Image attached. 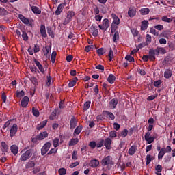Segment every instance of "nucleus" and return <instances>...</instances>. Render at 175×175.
<instances>
[{
    "label": "nucleus",
    "mask_w": 175,
    "mask_h": 175,
    "mask_svg": "<svg viewBox=\"0 0 175 175\" xmlns=\"http://www.w3.org/2000/svg\"><path fill=\"white\" fill-rule=\"evenodd\" d=\"M33 153V150H32V149H29V150H26V152L25 153L21 154V156L20 157V161L21 162H23L24 161H28V159H29V158H31V157H32Z\"/></svg>",
    "instance_id": "nucleus-1"
},
{
    "label": "nucleus",
    "mask_w": 175,
    "mask_h": 175,
    "mask_svg": "<svg viewBox=\"0 0 175 175\" xmlns=\"http://www.w3.org/2000/svg\"><path fill=\"white\" fill-rule=\"evenodd\" d=\"M102 166H110L113 165V157L111 156H107L104 157L101 161Z\"/></svg>",
    "instance_id": "nucleus-2"
},
{
    "label": "nucleus",
    "mask_w": 175,
    "mask_h": 175,
    "mask_svg": "<svg viewBox=\"0 0 175 175\" xmlns=\"http://www.w3.org/2000/svg\"><path fill=\"white\" fill-rule=\"evenodd\" d=\"M18 18L25 25H29V27H32V20H29V18H27L23 14H19Z\"/></svg>",
    "instance_id": "nucleus-3"
},
{
    "label": "nucleus",
    "mask_w": 175,
    "mask_h": 175,
    "mask_svg": "<svg viewBox=\"0 0 175 175\" xmlns=\"http://www.w3.org/2000/svg\"><path fill=\"white\" fill-rule=\"evenodd\" d=\"M50 147H51V143L50 142L45 143L41 148V155H46L49 150H50Z\"/></svg>",
    "instance_id": "nucleus-4"
},
{
    "label": "nucleus",
    "mask_w": 175,
    "mask_h": 175,
    "mask_svg": "<svg viewBox=\"0 0 175 175\" xmlns=\"http://www.w3.org/2000/svg\"><path fill=\"white\" fill-rule=\"evenodd\" d=\"M18 131V126H17V124L14 123L10 129V137H14L16 136V134L17 133V131Z\"/></svg>",
    "instance_id": "nucleus-5"
},
{
    "label": "nucleus",
    "mask_w": 175,
    "mask_h": 175,
    "mask_svg": "<svg viewBox=\"0 0 175 175\" xmlns=\"http://www.w3.org/2000/svg\"><path fill=\"white\" fill-rule=\"evenodd\" d=\"M148 55H149V59H150V61H155V56L159 55L158 50L150 49L149 50Z\"/></svg>",
    "instance_id": "nucleus-6"
},
{
    "label": "nucleus",
    "mask_w": 175,
    "mask_h": 175,
    "mask_svg": "<svg viewBox=\"0 0 175 175\" xmlns=\"http://www.w3.org/2000/svg\"><path fill=\"white\" fill-rule=\"evenodd\" d=\"M148 55H149V59H150V61H155V56L159 55L158 50L150 49L149 50Z\"/></svg>",
    "instance_id": "nucleus-7"
},
{
    "label": "nucleus",
    "mask_w": 175,
    "mask_h": 175,
    "mask_svg": "<svg viewBox=\"0 0 175 175\" xmlns=\"http://www.w3.org/2000/svg\"><path fill=\"white\" fill-rule=\"evenodd\" d=\"M113 143V141L110 137H107L105 139H104V146L106 148V150H111V144Z\"/></svg>",
    "instance_id": "nucleus-8"
},
{
    "label": "nucleus",
    "mask_w": 175,
    "mask_h": 175,
    "mask_svg": "<svg viewBox=\"0 0 175 175\" xmlns=\"http://www.w3.org/2000/svg\"><path fill=\"white\" fill-rule=\"evenodd\" d=\"M90 31L92 32V35L96 38L99 33V30H98V26L95 25H92L90 27Z\"/></svg>",
    "instance_id": "nucleus-9"
},
{
    "label": "nucleus",
    "mask_w": 175,
    "mask_h": 175,
    "mask_svg": "<svg viewBox=\"0 0 175 175\" xmlns=\"http://www.w3.org/2000/svg\"><path fill=\"white\" fill-rule=\"evenodd\" d=\"M43 53L46 58H50V53H51V45L46 46L45 49H43Z\"/></svg>",
    "instance_id": "nucleus-10"
},
{
    "label": "nucleus",
    "mask_w": 175,
    "mask_h": 175,
    "mask_svg": "<svg viewBox=\"0 0 175 175\" xmlns=\"http://www.w3.org/2000/svg\"><path fill=\"white\" fill-rule=\"evenodd\" d=\"M40 32L42 38H47V32L46 31V25L43 24L40 25Z\"/></svg>",
    "instance_id": "nucleus-11"
},
{
    "label": "nucleus",
    "mask_w": 175,
    "mask_h": 175,
    "mask_svg": "<svg viewBox=\"0 0 175 175\" xmlns=\"http://www.w3.org/2000/svg\"><path fill=\"white\" fill-rule=\"evenodd\" d=\"M117 105H118V100L117 98H113L109 102V107L111 110L116 109Z\"/></svg>",
    "instance_id": "nucleus-12"
},
{
    "label": "nucleus",
    "mask_w": 175,
    "mask_h": 175,
    "mask_svg": "<svg viewBox=\"0 0 175 175\" xmlns=\"http://www.w3.org/2000/svg\"><path fill=\"white\" fill-rule=\"evenodd\" d=\"M28 103H29V98L25 96L22 98L21 105L22 107H27V106H28Z\"/></svg>",
    "instance_id": "nucleus-13"
},
{
    "label": "nucleus",
    "mask_w": 175,
    "mask_h": 175,
    "mask_svg": "<svg viewBox=\"0 0 175 175\" xmlns=\"http://www.w3.org/2000/svg\"><path fill=\"white\" fill-rule=\"evenodd\" d=\"M48 136L49 133H47V131H44L37 135V139L38 140H44V139H46V137H47Z\"/></svg>",
    "instance_id": "nucleus-14"
},
{
    "label": "nucleus",
    "mask_w": 175,
    "mask_h": 175,
    "mask_svg": "<svg viewBox=\"0 0 175 175\" xmlns=\"http://www.w3.org/2000/svg\"><path fill=\"white\" fill-rule=\"evenodd\" d=\"M128 15L131 18L135 17V16H136V9L133 7H130L129 8Z\"/></svg>",
    "instance_id": "nucleus-15"
},
{
    "label": "nucleus",
    "mask_w": 175,
    "mask_h": 175,
    "mask_svg": "<svg viewBox=\"0 0 175 175\" xmlns=\"http://www.w3.org/2000/svg\"><path fill=\"white\" fill-rule=\"evenodd\" d=\"M70 125V129H75V128L77 126V120H76V118H75V116H72L71 118Z\"/></svg>",
    "instance_id": "nucleus-16"
},
{
    "label": "nucleus",
    "mask_w": 175,
    "mask_h": 175,
    "mask_svg": "<svg viewBox=\"0 0 175 175\" xmlns=\"http://www.w3.org/2000/svg\"><path fill=\"white\" fill-rule=\"evenodd\" d=\"M10 151L13 155H17L18 154V146L16 144L12 145L10 146Z\"/></svg>",
    "instance_id": "nucleus-17"
},
{
    "label": "nucleus",
    "mask_w": 175,
    "mask_h": 175,
    "mask_svg": "<svg viewBox=\"0 0 175 175\" xmlns=\"http://www.w3.org/2000/svg\"><path fill=\"white\" fill-rule=\"evenodd\" d=\"M136 151H137V146L135 145L131 146L129 149V155H135Z\"/></svg>",
    "instance_id": "nucleus-18"
},
{
    "label": "nucleus",
    "mask_w": 175,
    "mask_h": 175,
    "mask_svg": "<svg viewBox=\"0 0 175 175\" xmlns=\"http://www.w3.org/2000/svg\"><path fill=\"white\" fill-rule=\"evenodd\" d=\"M1 147H2V148H1L2 153L4 155H6V152H8V150H9V148L8 147V144H6V142H2Z\"/></svg>",
    "instance_id": "nucleus-19"
},
{
    "label": "nucleus",
    "mask_w": 175,
    "mask_h": 175,
    "mask_svg": "<svg viewBox=\"0 0 175 175\" xmlns=\"http://www.w3.org/2000/svg\"><path fill=\"white\" fill-rule=\"evenodd\" d=\"M34 63L36 64V66L38 68L40 72L41 73H44V68H43V66L39 61H38L36 59H34Z\"/></svg>",
    "instance_id": "nucleus-20"
},
{
    "label": "nucleus",
    "mask_w": 175,
    "mask_h": 175,
    "mask_svg": "<svg viewBox=\"0 0 175 175\" xmlns=\"http://www.w3.org/2000/svg\"><path fill=\"white\" fill-rule=\"evenodd\" d=\"M45 125H47V120H45L42 122H41L40 124H38L36 126L37 131H42Z\"/></svg>",
    "instance_id": "nucleus-21"
},
{
    "label": "nucleus",
    "mask_w": 175,
    "mask_h": 175,
    "mask_svg": "<svg viewBox=\"0 0 175 175\" xmlns=\"http://www.w3.org/2000/svg\"><path fill=\"white\" fill-rule=\"evenodd\" d=\"M139 13L142 16H147L150 13V8H144L139 10Z\"/></svg>",
    "instance_id": "nucleus-22"
},
{
    "label": "nucleus",
    "mask_w": 175,
    "mask_h": 175,
    "mask_svg": "<svg viewBox=\"0 0 175 175\" xmlns=\"http://www.w3.org/2000/svg\"><path fill=\"white\" fill-rule=\"evenodd\" d=\"M77 143H79V138H72L68 142V146L72 147V146H76Z\"/></svg>",
    "instance_id": "nucleus-23"
},
{
    "label": "nucleus",
    "mask_w": 175,
    "mask_h": 175,
    "mask_svg": "<svg viewBox=\"0 0 175 175\" xmlns=\"http://www.w3.org/2000/svg\"><path fill=\"white\" fill-rule=\"evenodd\" d=\"M111 17L113 20V24H116V25H118L120 24V23H121V21H120V18H118V16H117L116 14H112Z\"/></svg>",
    "instance_id": "nucleus-24"
},
{
    "label": "nucleus",
    "mask_w": 175,
    "mask_h": 175,
    "mask_svg": "<svg viewBox=\"0 0 175 175\" xmlns=\"http://www.w3.org/2000/svg\"><path fill=\"white\" fill-rule=\"evenodd\" d=\"M148 28V21L144 20V21L142 22L141 24V30L142 31H146Z\"/></svg>",
    "instance_id": "nucleus-25"
},
{
    "label": "nucleus",
    "mask_w": 175,
    "mask_h": 175,
    "mask_svg": "<svg viewBox=\"0 0 175 175\" xmlns=\"http://www.w3.org/2000/svg\"><path fill=\"white\" fill-rule=\"evenodd\" d=\"M81 131H83V126H78L74 131L73 136L75 137L76 135H80L81 133Z\"/></svg>",
    "instance_id": "nucleus-26"
},
{
    "label": "nucleus",
    "mask_w": 175,
    "mask_h": 175,
    "mask_svg": "<svg viewBox=\"0 0 175 175\" xmlns=\"http://www.w3.org/2000/svg\"><path fill=\"white\" fill-rule=\"evenodd\" d=\"M166 154V152H165V148H162L161 149V151L159 152L158 154V159L159 160H162V158H163V157H165V154Z\"/></svg>",
    "instance_id": "nucleus-27"
},
{
    "label": "nucleus",
    "mask_w": 175,
    "mask_h": 175,
    "mask_svg": "<svg viewBox=\"0 0 175 175\" xmlns=\"http://www.w3.org/2000/svg\"><path fill=\"white\" fill-rule=\"evenodd\" d=\"M107 81L109 84H113L114 81H116V76L113 74H110L107 78Z\"/></svg>",
    "instance_id": "nucleus-28"
},
{
    "label": "nucleus",
    "mask_w": 175,
    "mask_h": 175,
    "mask_svg": "<svg viewBox=\"0 0 175 175\" xmlns=\"http://www.w3.org/2000/svg\"><path fill=\"white\" fill-rule=\"evenodd\" d=\"M31 8V11L33 12V13H34V14H40L42 13V10L39 9V7L33 5Z\"/></svg>",
    "instance_id": "nucleus-29"
},
{
    "label": "nucleus",
    "mask_w": 175,
    "mask_h": 175,
    "mask_svg": "<svg viewBox=\"0 0 175 175\" xmlns=\"http://www.w3.org/2000/svg\"><path fill=\"white\" fill-rule=\"evenodd\" d=\"M32 167H35V161H29L25 164L26 169H32Z\"/></svg>",
    "instance_id": "nucleus-30"
},
{
    "label": "nucleus",
    "mask_w": 175,
    "mask_h": 175,
    "mask_svg": "<svg viewBox=\"0 0 175 175\" xmlns=\"http://www.w3.org/2000/svg\"><path fill=\"white\" fill-rule=\"evenodd\" d=\"M62 10H64V5L59 4L55 11V15L59 16V14H61L62 12Z\"/></svg>",
    "instance_id": "nucleus-31"
},
{
    "label": "nucleus",
    "mask_w": 175,
    "mask_h": 175,
    "mask_svg": "<svg viewBox=\"0 0 175 175\" xmlns=\"http://www.w3.org/2000/svg\"><path fill=\"white\" fill-rule=\"evenodd\" d=\"M91 167H98L99 166V161L96 159H93L90 161Z\"/></svg>",
    "instance_id": "nucleus-32"
},
{
    "label": "nucleus",
    "mask_w": 175,
    "mask_h": 175,
    "mask_svg": "<svg viewBox=\"0 0 175 175\" xmlns=\"http://www.w3.org/2000/svg\"><path fill=\"white\" fill-rule=\"evenodd\" d=\"M78 80H79V79H77V77L73 78L72 79V81H70V83H68V88H72V87H75V85H76V83H77Z\"/></svg>",
    "instance_id": "nucleus-33"
},
{
    "label": "nucleus",
    "mask_w": 175,
    "mask_h": 175,
    "mask_svg": "<svg viewBox=\"0 0 175 175\" xmlns=\"http://www.w3.org/2000/svg\"><path fill=\"white\" fill-rule=\"evenodd\" d=\"M103 114H104V116H108L111 120H114L116 118L114 114L111 112H109V111H103Z\"/></svg>",
    "instance_id": "nucleus-34"
},
{
    "label": "nucleus",
    "mask_w": 175,
    "mask_h": 175,
    "mask_svg": "<svg viewBox=\"0 0 175 175\" xmlns=\"http://www.w3.org/2000/svg\"><path fill=\"white\" fill-rule=\"evenodd\" d=\"M103 25L105 27V30H107L109 29V27H110V22L109 21V19L105 18L103 21Z\"/></svg>",
    "instance_id": "nucleus-35"
},
{
    "label": "nucleus",
    "mask_w": 175,
    "mask_h": 175,
    "mask_svg": "<svg viewBox=\"0 0 175 175\" xmlns=\"http://www.w3.org/2000/svg\"><path fill=\"white\" fill-rule=\"evenodd\" d=\"M155 170L157 171V172H155V174L157 175H162V165H157L155 167Z\"/></svg>",
    "instance_id": "nucleus-36"
},
{
    "label": "nucleus",
    "mask_w": 175,
    "mask_h": 175,
    "mask_svg": "<svg viewBox=\"0 0 175 175\" xmlns=\"http://www.w3.org/2000/svg\"><path fill=\"white\" fill-rule=\"evenodd\" d=\"M164 77L165 79H170V77H172V70L167 69L165 72H164Z\"/></svg>",
    "instance_id": "nucleus-37"
},
{
    "label": "nucleus",
    "mask_w": 175,
    "mask_h": 175,
    "mask_svg": "<svg viewBox=\"0 0 175 175\" xmlns=\"http://www.w3.org/2000/svg\"><path fill=\"white\" fill-rule=\"evenodd\" d=\"M118 39H120V33H118V31H116L113 37V42H114V43H117V42H118Z\"/></svg>",
    "instance_id": "nucleus-38"
},
{
    "label": "nucleus",
    "mask_w": 175,
    "mask_h": 175,
    "mask_svg": "<svg viewBox=\"0 0 175 175\" xmlns=\"http://www.w3.org/2000/svg\"><path fill=\"white\" fill-rule=\"evenodd\" d=\"M25 95V92H24L23 90H21V91L17 90L16 92V98H23V96H24Z\"/></svg>",
    "instance_id": "nucleus-39"
},
{
    "label": "nucleus",
    "mask_w": 175,
    "mask_h": 175,
    "mask_svg": "<svg viewBox=\"0 0 175 175\" xmlns=\"http://www.w3.org/2000/svg\"><path fill=\"white\" fill-rule=\"evenodd\" d=\"M90 106H91V101H86L83 105L84 111H87V110L90 109Z\"/></svg>",
    "instance_id": "nucleus-40"
},
{
    "label": "nucleus",
    "mask_w": 175,
    "mask_h": 175,
    "mask_svg": "<svg viewBox=\"0 0 175 175\" xmlns=\"http://www.w3.org/2000/svg\"><path fill=\"white\" fill-rule=\"evenodd\" d=\"M161 20L164 21V23H172L173 21V19L168 18L167 16H163Z\"/></svg>",
    "instance_id": "nucleus-41"
},
{
    "label": "nucleus",
    "mask_w": 175,
    "mask_h": 175,
    "mask_svg": "<svg viewBox=\"0 0 175 175\" xmlns=\"http://www.w3.org/2000/svg\"><path fill=\"white\" fill-rule=\"evenodd\" d=\"M8 12L6 9L0 7V16H8Z\"/></svg>",
    "instance_id": "nucleus-42"
},
{
    "label": "nucleus",
    "mask_w": 175,
    "mask_h": 175,
    "mask_svg": "<svg viewBox=\"0 0 175 175\" xmlns=\"http://www.w3.org/2000/svg\"><path fill=\"white\" fill-rule=\"evenodd\" d=\"M106 53V49L105 48H100L97 50V54L100 57Z\"/></svg>",
    "instance_id": "nucleus-43"
},
{
    "label": "nucleus",
    "mask_w": 175,
    "mask_h": 175,
    "mask_svg": "<svg viewBox=\"0 0 175 175\" xmlns=\"http://www.w3.org/2000/svg\"><path fill=\"white\" fill-rule=\"evenodd\" d=\"M22 38L25 42H27V40L29 39V37H28V34H27V32H25V31H22Z\"/></svg>",
    "instance_id": "nucleus-44"
},
{
    "label": "nucleus",
    "mask_w": 175,
    "mask_h": 175,
    "mask_svg": "<svg viewBox=\"0 0 175 175\" xmlns=\"http://www.w3.org/2000/svg\"><path fill=\"white\" fill-rule=\"evenodd\" d=\"M152 42V37L150 34H146V42L145 44L148 46Z\"/></svg>",
    "instance_id": "nucleus-45"
},
{
    "label": "nucleus",
    "mask_w": 175,
    "mask_h": 175,
    "mask_svg": "<svg viewBox=\"0 0 175 175\" xmlns=\"http://www.w3.org/2000/svg\"><path fill=\"white\" fill-rule=\"evenodd\" d=\"M108 57H109V61L110 62L113 61V57H114V52H113V49H111V48H110Z\"/></svg>",
    "instance_id": "nucleus-46"
},
{
    "label": "nucleus",
    "mask_w": 175,
    "mask_h": 175,
    "mask_svg": "<svg viewBox=\"0 0 175 175\" xmlns=\"http://www.w3.org/2000/svg\"><path fill=\"white\" fill-rule=\"evenodd\" d=\"M53 146L55 148L58 147L59 146V139L56 137L53 141Z\"/></svg>",
    "instance_id": "nucleus-47"
},
{
    "label": "nucleus",
    "mask_w": 175,
    "mask_h": 175,
    "mask_svg": "<svg viewBox=\"0 0 175 175\" xmlns=\"http://www.w3.org/2000/svg\"><path fill=\"white\" fill-rule=\"evenodd\" d=\"M55 58H57V52L53 51L51 54V62L55 64Z\"/></svg>",
    "instance_id": "nucleus-48"
},
{
    "label": "nucleus",
    "mask_w": 175,
    "mask_h": 175,
    "mask_svg": "<svg viewBox=\"0 0 175 175\" xmlns=\"http://www.w3.org/2000/svg\"><path fill=\"white\" fill-rule=\"evenodd\" d=\"M46 29H47V33L49 35V36H51V38H52L53 39L54 31H53V29H51V27H46Z\"/></svg>",
    "instance_id": "nucleus-49"
},
{
    "label": "nucleus",
    "mask_w": 175,
    "mask_h": 175,
    "mask_svg": "<svg viewBox=\"0 0 175 175\" xmlns=\"http://www.w3.org/2000/svg\"><path fill=\"white\" fill-rule=\"evenodd\" d=\"M104 143H105V139H100V141L96 143L97 148H100V147L103 146Z\"/></svg>",
    "instance_id": "nucleus-50"
},
{
    "label": "nucleus",
    "mask_w": 175,
    "mask_h": 175,
    "mask_svg": "<svg viewBox=\"0 0 175 175\" xmlns=\"http://www.w3.org/2000/svg\"><path fill=\"white\" fill-rule=\"evenodd\" d=\"M156 50L158 51L159 52V55L160 54H166V49H165V48L163 47H158L157 49H156Z\"/></svg>",
    "instance_id": "nucleus-51"
},
{
    "label": "nucleus",
    "mask_w": 175,
    "mask_h": 175,
    "mask_svg": "<svg viewBox=\"0 0 175 175\" xmlns=\"http://www.w3.org/2000/svg\"><path fill=\"white\" fill-rule=\"evenodd\" d=\"M125 59L129 61V62H135V58H133V57H132L131 55H126Z\"/></svg>",
    "instance_id": "nucleus-52"
},
{
    "label": "nucleus",
    "mask_w": 175,
    "mask_h": 175,
    "mask_svg": "<svg viewBox=\"0 0 175 175\" xmlns=\"http://www.w3.org/2000/svg\"><path fill=\"white\" fill-rule=\"evenodd\" d=\"M109 137L111 139H114L115 137H117V131H111L109 132Z\"/></svg>",
    "instance_id": "nucleus-53"
},
{
    "label": "nucleus",
    "mask_w": 175,
    "mask_h": 175,
    "mask_svg": "<svg viewBox=\"0 0 175 175\" xmlns=\"http://www.w3.org/2000/svg\"><path fill=\"white\" fill-rule=\"evenodd\" d=\"M145 140L148 142V144H151V143H154L155 138L154 137H149L148 138H145Z\"/></svg>",
    "instance_id": "nucleus-54"
},
{
    "label": "nucleus",
    "mask_w": 175,
    "mask_h": 175,
    "mask_svg": "<svg viewBox=\"0 0 175 175\" xmlns=\"http://www.w3.org/2000/svg\"><path fill=\"white\" fill-rule=\"evenodd\" d=\"M162 84L161 80L155 81L153 83L154 87H156V88H159L161 85Z\"/></svg>",
    "instance_id": "nucleus-55"
},
{
    "label": "nucleus",
    "mask_w": 175,
    "mask_h": 175,
    "mask_svg": "<svg viewBox=\"0 0 175 175\" xmlns=\"http://www.w3.org/2000/svg\"><path fill=\"white\" fill-rule=\"evenodd\" d=\"M32 113L35 117H39V111L36 109L35 107H32Z\"/></svg>",
    "instance_id": "nucleus-56"
},
{
    "label": "nucleus",
    "mask_w": 175,
    "mask_h": 175,
    "mask_svg": "<svg viewBox=\"0 0 175 175\" xmlns=\"http://www.w3.org/2000/svg\"><path fill=\"white\" fill-rule=\"evenodd\" d=\"M75 16V12L73 11H69L67 13V18H69L70 20H72V18H73V16Z\"/></svg>",
    "instance_id": "nucleus-57"
},
{
    "label": "nucleus",
    "mask_w": 175,
    "mask_h": 175,
    "mask_svg": "<svg viewBox=\"0 0 175 175\" xmlns=\"http://www.w3.org/2000/svg\"><path fill=\"white\" fill-rule=\"evenodd\" d=\"M152 161V157L151 154L146 155V165H150Z\"/></svg>",
    "instance_id": "nucleus-58"
},
{
    "label": "nucleus",
    "mask_w": 175,
    "mask_h": 175,
    "mask_svg": "<svg viewBox=\"0 0 175 175\" xmlns=\"http://www.w3.org/2000/svg\"><path fill=\"white\" fill-rule=\"evenodd\" d=\"M57 116V109H55L50 115L49 118L50 120H54L55 117Z\"/></svg>",
    "instance_id": "nucleus-59"
},
{
    "label": "nucleus",
    "mask_w": 175,
    "mask_h": 175,
    "mask_svg": "<svg viewBox=\"0 0 175 175\" xmlns=\"http://www.w3.org/2000/svg\"><path fill=\"white\" fill-rule=\"evenodd\" d=\"M120 135L122 137H126V136H128V129H124L122 131H121Z\"/></svg>",
    "instance_id": "nucleus-60"
},
{
    "label": "nucleus",
    "mask_w": 175,
    "mask_h": 175,
    "mask_svg": "<svg viewBox=\"0 0 175 175\" xmlns=\"http://www.w3.org/2000/svg\"><path fill=\"white\" fill-rule=\"evenodd\" d=\"M58 173L59 175H65V174H66V169H65L64 167L60 168L58 170Z\"/></svg>",
    "instance_id": "nucleus-61"
},
{
    "label": "nucleus",
    "mask_w": 175,
    "mask_h": 175,
    "mask_svg": "<svg viewBox=\"0 0 175 175\" xmlns=\"http://www.w3.org/2000/svg\"><path fill=\"white\" fill-rule=\"evenodd\" d=\"M46 79H47L46 85L49 87V85H51V81L53 80V78L49 75H47Z\"/></svg>",
    "instance_id": "nucleus-62"
},
{
    "label": "nucleus",
    "mask_w": 175,
    "mask_h": 175,
    "mask_svg": "<svg viewBox=\"0 0 175 175\" xmlns=\"http://www.w3.org/2000/svg\"><path fill=\"white\" fill-rule=\"evenodd\" d=\"M33 51L34 53H39V51H40V46H39V44L34 45Z\"/></svg>",
    "instance_id": "nucleus-63"
},
{
    "label": "nucleus",
    "mask_w": 175,
    "mask_h": 175,
    "mask_svg": "<svg viewBox=\"0 0 175 175\" xmlns=\"http://www.w3.org/2000/svg\"><path fill=\"white\" fill-rule=\"evenodd\" d=\"M89 146L91 147L92 149L95 148V147H96V142L95 141H91L89 143Z\"/></svg>",
    "instance_id": "nucleus-64"
}]
</instances>
